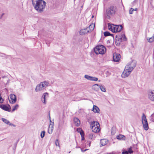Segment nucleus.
Instances as JSON below:
<instances>
[{
    "label": "nucleus",
    "mask_w": 154,
    "mask_h": 154,
    "mask_svg": "<svg viewBox=\"0 0 154 154\" xmlns=\"http://www.w3.org/2000/svg\"><path fill=\"white\" fill-rule=\"evenodd\" d=\"M100 88L102 91L106 92V89L103 85H101L100 86Z\"/></svg>",
    "instance_id": "7c9ffc66"
},
{
    "label": "nucleus",
    "mask_w": 154,
    "mask_h": 154,
    "mask_svg": "<svg viewBox=\"0 0 154 154\" xmlns=\"http://www.w3.org/2000/svg\"><path fill=\"white\" fill-rule=\"evenodd\" d=\"M95 135H94L93 134L91 133L89 134L88 137L90 139H93L94 138Z\"/></svg>",
    "instance_id": "2f4dec72"
},
{
    "label": "nucleus",
    "mask_w": 154,
    "mask_h": 154,
    "mask_svg": "<svg viewBox=\"0 0 154 154\" xmlns=\"http://www.w3.org/2000/svg\"><path fill=\"white\" fill-rule=\"evenodd\" d=\"M44 89L42 87L41 85L40 84L38 85L35 89V91L36 92L40 91H41L42 90Z\"/></svg>",
    "instance_id": "5701e85b"
},
{
    "label": "nucleus",
    "mask_w": 154,
    "mask_h": 154,
    "mask_svg": "<svg viewBox=\"0 0 154 154\" xmlns=\"http://www.w3.org/2000/svg\"><path fill=\"white\" fill-rule=\"evenodd\" d=\"M92 89L96 91H98L100 89V86L98 84H95L93 85Z\"/></svg>",
    "instance_id": "b1692460"
},
{
    "label": "nucleus",
    "mask_w": 154,
    "mask_h": 154,
    "mask_svg": "<svg viewBox=\"0 0 154 154\" xmlns=\"http://www.w3.org/2000/svg\"><path fill=\"white\" fill-rule=\"evenodd\" d=\"M131 72L129 69L125 68V67L124 71L122 74V77L124 78L127 77L129 75Z\"/></svg>",
    "instance_id": "6e6552de"
},
{
    "label": "nucleus",
    "mask_w": 154,
    "mask_h": 154,
    "mask_svg": "<svg viewBox=\"0 0 154 154\" xmlns=\"http://www.w3.org/2000/svg\"><path fill=\"white\" fill-rule=\"evenodd\" d=\"M53 129H53V128H51L49 127V128H48V133L50 134H52V132L53 131Z\"/></svg>",
    "instance_id": "f704fd0d"
},
{
    "label": "nucleus",
    "mask_w": 154,
    "mask_h": 154,
    "mask_svg": "<svg viewBox=\"0 0 154 154\" xmlns=\"http://www.w3.org/2000/svg\"><path fill=\"white\" fill-rule=\"evenodd\" d=\"M137 8H136L135 9H134V11H137Z\"/></svg>",
    "instance_id": "a18cd8bd"
},
{
    "label": "nucleus",
    "mask_w": 154,
    "mask_h": 154,
    "mask_svg": "<svg viewBox=\"0 0 154 154\" xmlns=\"http://www.w3.org/2000/svg\"><path fill=\"white\" fill-rule=\"evenodd\" d=\"M0 107L3 110L8 112H10L11 108L9 105L6 106L4 105L0 104Z\"/></svg>",
    "instance_id": "1a4fd4ad"
},
{
    "label": "nucleus",
    "mask_w": 154,
    "mask_h": 154,
    "mask_svg": "<svg viewBox=\"0 0 154 154\" xmlns=\"http://www.w3.org/2000/svg\"><path fill=\"white\" fill-rule=\"evenodd\" d=\"M148 97L151 101L154 102V90L148 91Z\"/></svg>",
    "instance_id": "0eeeda50"
},
{
    "label": "nucleus",
    "mask_w": 154,
    "mask_h": 154,
    "mask_svg": "<svg viewBox=\"0 0 154 154\" xmlns=\"http://www.w3.org/2000/svg\"><path fill=\"white\" fill-rule=\"evenodd\" d=\"M74 122L75 125L77 126H79L80 124V121L77 118H74Z\"/></svg>",
    "instance_id": "4be33fe9"
},
{
    "label": "nucleus",
    "mask_w": 154,
    "mask_h": 154,
    "mask_svg": "<svg viewBox=\"0 0 154 154\" xmlns=\"http://www.w3.org/2000/svg\"><path fill=\"white\" fill-rule=\"evenodd\" d=\"M116 8L114 6L108 8L106 11L105 17L107 19H110L111 17L114 15L116 12Z\"/></svg>",
    "instance_id": "7ed1b4c3"
},
{
    "label": "nucleus",
    "mask_w": 154,
    "mask_h": 154,
    "mask_svg": "<svg viewBox=\"0 0 154 154\" xmlns=\"http://www.w3.org/2000/svg\"><path fill=\"white\" fill-rule=\"evenodd\" d=\"M81 150H82V152H85V151H86L87 150V149H85V150H83V149H81Z\"/></svg>",
    "instance_id": "79ce46f5"
},
{
    "label": "nucleus",
    "mask_w": 154,
    "mask_h": 154,
    "mask_svg": "<svg viewBox=\"0 0 154 154\" xmlns=\"http://www.w3.org/2000/svg\"><path fill=\"white\" fill-rule=\"evenodd\" d=\"M82 131V130L80 128H78L77 129V131L79 132H81Z\"/></svg>",
    "instance_id": "ea45409f"
},
{
    "label": "nucleus",
    "mask_w": 154,
    "mask_h": 154,
    "mask_svg": "<svg viewBox=\"0 0 154 154\" xmlns=\"http://www.w3.org/2000/svg\"><path fill=\"white\" fill-rule=\"evenodd\" d=\"M84 138L83 137H82V140H84Z\"/></svg>",
    "instance_id": "49530a36"
},
{
    "label": "nucleus",
    "mask_w": 154,
    "mask_h": 154,
    "mask_svg": "<svg viewBox=\"0 0 154 154\" xmlns=\"http://www.w3.org/2000/svg\"><path fill=\"white\" fill-rule=\"evenodd\" d=\"M142 121L144 129L145 130H147L149 128L148 125L146 116L144 113L142 114Z\"/></svg>",
    "instance_id": "39448f33"
},
{
    "label": "nucleus",
    "mask_w": 154,
    "mask_h": 154,
    "mask_svg": "<svg viewBox=\"0 0 154 154\" xmlns=\"http://www.w3.org/2000/svg\"><path fill=\"white\" fill-rule=\"evenodd\" d=\"M116 40L118 41L119 42H121L123 41H126L127 38L123 33H122L121 35H116Z\"/></svg>",
    "instance_id": "423d86ee"
},
{
    "label": "nucleus",
    "mask_w": 154,
    "mask_h": 154,
    "mask_svg": "<svg viewBox=\"0 0 154 154\" xmlns=\"http://www.w3.org/2000/svg\"><path fill=\"white\" fill-rule=\"evenodd\" d=\"M108 142V141L106 139H102L100 140V144L101 146H103L105 145Z\"/></svg>",
    "instance_id": "aec40b11"
},
{
    "label": "nucleus",
    "mask_w": 154,
    "mask_h": 154,
    "mask_svg": "<svg viewBox=\"0 0 154 154\" xmlns=\"http://www.w3.org/2000/svg\"><path fill=\"white\" fill-rule=\"evenodd\" d=\"M55 144L56 146H58L59 147H60L59 141L58 139H57L56 140Z\"/></svg>",
    "instance_id": "c9c22d12"
},
{
    "label": "nucleus",
    "mask_w": 154,
    "mask_h": 154,
    "mask_svg": "<svg viewBox=\"0 0 154 154\" xmlns=\"http://www.w3.org/2000/svg\"><path fill=\"white\" fill-rule=\"evenodd\" d=\"M2 120L3 122L6 124L10 126H12L14 127H16V125H15L11 123L7 119L2 118Z\"/></svg>",
    "instance_id": "2eb2a0df"
},
{
    "label": "nucleus",
    "mask_w": 154,
    "mask_h": 154,
    "mask_svg": "<svg viewBox=\"0 0 154 154\" xmlns=\"http://www.w3.org/2000/svg\"><path fill=\"white\" fill-rule=\"evenodd\" d=\"M19 107V105L18 104H16L13 107L12 109V112L14 111L15 110L17 109Z\"/></svg>",
    "instance_id": "473e14b6"
},
{
    "label": "nucleus",
    "mask_w": 154,
    "mask_h": 154,
    "mask_svg": "<svg viewBox=\"0 0 154 154\" xmlns=\"http://www.w3.org/2000/svg\"><path fill=\"white\" fill-rule=\"evenodd\" d=\"M64 121L63 119H60L59 123V127H62L63 125Z\"/></svg>",
    "instance_id": "c85d7f7f"
},
{
    "label": "nucleus",
    "mask_w": 154,
    "mask_h": 154,
    "mask_svg": "<svg viewBox=\"0 0 154 154\" xmlns=\"http://www.w3.org/2000/svg\"><path fill=\"white\" fill-rule=\"evenodd\" d=\"M121 58V56L119 54L114 53L113 57V60L115 62H118Z\"/></svg>",
    "instance_id": "f8f14e48"
},
{
    "label": "nucleus",
    "mask_w": 154,
    "mask_h": 154,
    "mask_svg": "<svg viewBox=\"0 0 154 154\" xmlns=\"http://www.w3.org/2000/svg\"><path fill=\"white\" fill-rule=\"evenodd\" d=\"M54 122H51V123H50L49 125V128L54 129Z\"/></svg>",
    "instance_id": "4c0bfd02"
},
{
    "label": "nucleus",
    "mask_w": 154,
    "mask_h": 154,
    "mask_svg": "<svg viewBox=\"0 0 154 154\" xmlns=\"http://www.w3.org/2000/svg\"><path fill=\"white\" fill-rule=\"evenodd\" d=\"M74 1H75V0H74Z\"/></svg>",
    "instance_id": "603ef678"
},
{
    "label": "nucleus",
    "mask_w": 154,
    "mask_h": 154,
    "mask_svg": "<svg viewBox=\"0 0 154 154\" xmlns=\"http://www.w3.org/2000/svg\"><path fill=\"white\" fill-rule=\"evenodd\" d=\"M134 11V9L131 8L129 10V13L130 14H132L133 13V12Z\"/></svg>",
    "instance_id": "58836bf2"
},
{
    "label": "nucleus",
    "mask_w": 154,
    "mask_h": 154,
    "mask_svg": "<svg viewBox=\"0 0 154 154\" xmlns=\"http://www.w3.org/2000/svg\"><path fill=\"white\" fill-rule=\"evenodd\" d=\"M80 133L81 136L82 137L84 136V132L82 130L81 132H80Z\"/></svg>",
    "instance_id": "a19ab883"
},
{
    "label": "nucleus",
    "mask_w": 154,
    "mask_h": 154,
    "mask_svg": "<svg viewBox=\"0 0 154 154\" xmlns=\"http://www.w3.org/2000/svg\"><path fill=\"white\" fill-rule=\"evenodd\" d=\"M45 131H42L41 133V137L42 138H43L45 134Z\"/></svg>",
    "instance_id": "72a5a7b5"
},
{
    "label": "nucleus",
    "mask_w": 154,
    "mask_h": 154,
    "mask_svg": "<svg viewBox=\"0 0 154 154\" xmlns=\"http://www.w3.org/2000/svg\"><path fill=\"white\" fill-rule=\"evenodd\" d=\"M136 61L135 60H132L129 62L126 66L125 67V68L129 69V70L132 72L136 67Z\"/></svg>",
    "instance_id": "20e7f679"
},
{
    "label": "nucleus",
    "mask_w": 154,
    "mask_h": 154,
    "mask_svg": "<svg viewBox=\"0 0 154 154\" xmlns=\"http://www.w3.org/2000/svg\"><path fill=\"white\" fill-rule=\"evenodd\" d=\"M94 51L96 54H103L106 53V49L103 45H99L95 48Z\"/></svg>",
    "instance_id": "f03ea898"
},
{
    "label": "nucleus",
    "mask_w": 154,
    "mask_h": 154,
    "mask_svg": "<svg viewBox=\"0 0 154 154\" xmlns=\"http://www.w3.org/2000/svg\"><path fill=\"white\" fill-rule=\"evenodd\" d=\"M95 25L93 23L91 24L87 28H89V32H91L94 29Z\"/></svg>",
    "instance_id": "bb28decb"
},
{
    "label": "nucleus",
    "mask_w": 154,
    "mask_h": 154,
    "mask_svg": "<svg viewBox=\"0 0 154 154\" xmlns=\"http://www.w3.org/2000/svg\"><path fill=\"white\" fill-rule=\"evenodd\" d=\"M99 123L97 121H93L90 124L91 127V128H93L94 127H95V126H96L99 125Z\"/></svg>",
    "instance_id": "a878e982"
},
{
    "label": "nucleus",
    "mask_w": 154,
    "mask_h": 154,
    "mask_svg": "<svg viewBox=\"0 0 154 154\" xmlns=\"http://www.w3.org/2000/svg\"><path fill=\"white\" fill-rule=\"evenodd\" d=\"M49 118H50V123H51V122H51V117H50V116H49Z\"/></svg>",
    "instance_id": "37998d69"
},
{
    "label": "nucleus",
    "mask_w": 154,
    "mask_h": 154,
    "mask_svg": "<svg viewBox=\"0 0 154 154\" xmlns=\"http://www.w3.org/2000/svg\"><path fill=\"white\" fill-rule=\"evenodd\" d=\"M92 110L94 113H100V111L99 108L96 106L94 105Z\"/></svg>",
    "instance_id": "f3484780"
},
{
    "label": "nucleus",
    "mask_w": 154,
    "mask_h": 154,
    "mask_svg": "<svg viewBox=\"0 0 154 154\" xmlns=\"http://www.w3.org/2000/svg\"><path fill=\"white\" fill-rule=\"evenodd\" d=\"M10 98L11 100V103H15L16 100V96L13 94H10Z\"/></svg>",
    "instance_id": "412c9836"
},
{
    "label": "nucleus",
    "mask_w": 154,
    "mask_h": 154,
    "mask_svg": "<svg viewBox=\"0 0 154 154\" xmlns=\"http://www.w3.org/2000/svg\"><path fill=\"white\" fill-rule=\"evenodd\" d=\"M48 97V93H44L42 97V101L43 103L44 104H45L46 103V99L47 97Z\"/></svg>",
    "instance_id": "4468645a"
},
{
    "label": "nucleus",
    "mask_w": 154,
    "mask_h": 154,
    "mask_svg": "<svg viewBox=\"0 0 154 154\" xmlns=\"http://www.w3.org/2000/svg\"><path fill=\"white\" fill-rule=\"evenodd\" d=\"M136 1H134V3H136Z\"/></svg>",
    "instance_id": "09e8293b"
},
{
    "label": "nucleus",
    "mask_w": 154,
    "mask_h": 154,
    "mask_svg": "<svg viewBox=\"0 0 154 154\" xmlns=\"http://www.w3.org/2000/svg\"><path fill=\"white\" fill-rule=\"evenodd\" d=\"M9 101H10L11 103V101L10 100H9Z\"/></svg>",
    "instance_id": "8fccbe9b"
},
{
    "label": "nucleus",
    "mask_w": 154,
    "mask_h": 154,
    "mask_svg": "<svg viewBox=\"0 0 154 154\" xmlns=\"http://www.w3.org/2000/svg\"><path fill=\"white\" fill-rule=\"evenodd\" d=\"M116 25L111 24L109 23H108V29L113 32H116Z\"/></svg>",
    "instance_id": "9d476101"
},
{
    "label": "nucleus",
    "mask_w": 154,
    "mask_h": 154,
    "mask_svg": "<svg viewBox=\"0 0 154 154\" xmlns=\"http://www.w3.org/2000/svg\"><path fill=\"white\" fill-rule=\"evenodd\" d=\"M123 27L122 25H116V32H120L122 29Z\"/></svg>",
    "instance_id": "393cba45"
},
{
    "label": "nucleus",
    "mask_w": 154,
    "mask_h": 154,
    "mask_svg": "<svg viewBox=\"0 0 154 154\" xmlns=\"http://www.w3.org/2000/svg\"><path fill=\"white\" fill-rule=\"evenodd\" d=\"M99 82H100V80H99Z\"/></svg>",
    "instance_id": "3c124183"
},
{
    "label": "nucleus",
    "mask_w": 154,
    "mask_h": 154,
    "mask_svg": "<svg viewBox=\"0 0 154 154\" xmlns=\"http://www.w3.org/2000/svg\"><path fill=\"white\" fill-rule=\"evenodd\" d=\"M40 84L41 85L42 87L44 89L48 85L49 83L47 81H45L41 82Z\"/></svg>",
    "instance_id": "dca6fc26"
},
{
    "label": "nucleus",
    "mask_w": 154,
    "mask_h": 154,
    "mask_svg": "<svg viewBox=\"0 0 154 154\" xmlns=\"http://www.w3.org/2000/svg\"><path fill=\"white\" fill-rule=\"evenodd\" d=\"M147 40L149 42H152L154 41V34L152 37L149 38H147Z\"/></svg>",
    "instance_id": "c756f323"
},
{
    "label": "nucleus",
    "mask_w": 154,
    "mask_h": 154,
    "mask_svg": "<svg viewBox=\"0 0 154 154\" xmlns=\"http://www.w3.org/2000/svg\"><path fill=\"white\" fill-rule=\"evenodd\" d=\"M84 77L86 79L90 81H97L98 79V78L97 77L91 76L87 75H85Z\"/></svg>",
    "instance_id": "9b49d317"
},
{
    "label": "nucleus",
    "mask_w": 154,
    "mask_h": 154,
    "mask_svg": "<svg viewBox=\"0 0 154 154\" xmlns=\"http://www.w3.org/2000/svg\"><path fill=\"white\" fill-rule=\"evenodd\" d=\"M4 13L2 14V15H1V18H1V17H2L3 15H4Z\"/></svg>",
    "instance_id": "c03bdc74"
},
{
    "label": "nucleus",
    "mask_w": 154,
    "mask_h": 154,
    "mask_svg": "<svg viewBox=\"0 0 154 154\" xmlns=\"http://www.w3.org/2000/svg\"><path fill=\"white\" fill-rule=\"evenodd\" d=\"M104 35L105 36L110 35V33L107 32H104Z\"/></svg>",
    "instance_id": "e433bc0d"
},
{
    "label": "nucleus",
    "mask_w": 154,
    "mask_h": 154,
    "mask_svg": "<svg viewBox=\"0 0 154 154\" xmlns=\"http://www.w3.org/2000/svg\"><path fill=\"white\" fill-rule=\"evenodd\" d=\"M32 2L34 8L38 12H42L46 6V2L43 0H32Z\"/></svg>",
    "instance_id": "f257e3e1"
},
{
    "label": "nucleus",
    "mask_w": 154,
    "mask_h": 154,
    "mask_svg": "<svg viewBox=\"0 0 154 154\" xmlns=\"http://www.w3.org/2000/svg\"><path fill=\"white\" fill-rule=\"evenodd\" d=\"M133 152V151L132 150L131 147L128 148L127 151H126L125 150H123L122 153L123 154H128L129 153H132Z\"/></svg>",
    "instance_id": "a211bd4d"
},
{
    "label": "nucleus",
    "mask_w": 154,
    "mask_h": 154,
    "mask_svg": "<svg viewBox=\"0 0 154 154\" xmlns=\"http://www.w3.org/2000/svg\"><path fill=\"white\" fill-rule=\"evenodd\" d=\"M94 17V16L93 15H92V18H93Z\"/></svg>",
    "instance_id": "de8ad7c7"
},
{
    "label": "nucleus",
    "mask_w": 154,
    "mask_h": 154,
    "mask_svg": "<svg viewBox=\"0 0 154 154\" xmlns=\"http://www.w3.org/2000/svg\"><path fill=\"white\" fill-rule=\"evenodd\" d=\"M95 126V127L91 128L92 131L94 133H97L98 132H99L100 130L99 128L100 125H98Z\"/></svg>",
    "instance_id": "6ab92c4d"
},
{
    "label": "nucleus",
    "mask_w": 154,
    "mask_h": 154,
    "mask_svg": "<svg viewBox=\"0 0 154 154\" xmlns=\"http://www.w3.org/2000/svg\"><path fill=\"white\" fill-rule=\"evenodd\" d=\"M89 28L82 29L80 30L79 34L81 35H84L85 34L89 33Z\"/></svg>",
    "instance_id": "ddd939ff"
},
{
    "label": "nucleus",
    "mask_w": 154,
    "mask_h": 154,
    "mask_svg": "<svg viewBox=\"0 0 154 154\" xmlns=\"http://www.w3.org/2000/svg\"><path fill=\"white\" fill-rule=\"evenodd\" d=\"M124 137L125 136L124 135L122 134H120L116 136V138L120 140H123L124 139Z\"/></svg>",
    "instance_id": "cd10ccee"
}]
</instances>
